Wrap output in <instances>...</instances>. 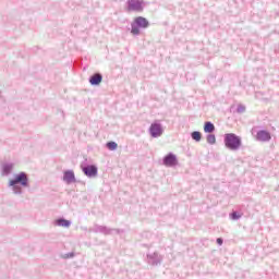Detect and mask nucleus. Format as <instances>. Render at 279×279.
I'll list each match as a JSON object with an SVG mask.
<instances>
[{
  "label": "nucleus",
  "mask_w": 279,
  "mask_h": 279,
  "mask_svg": "<svg viewBox=\"0 0 279 279\" xmlns=\"http://www.w3.org/2000/svg\"><path fill=\"white\" fill-rule=\"evenodd\" d=\"M225 145L229 149H239V147H241V137L236 136L234 133H228L225 136Z\"/></svg>",
  "instance_id": "f257e3e1"
},
{
  "label": "nucleus",
  "mask_w": 279,
  "mask_h": 279,
  "mask_svg": "<svg viewBox=\"0 0 279 279\" xmlns=\"http://www.w3.org/2000/svg\"><path fill=\"white\" fill-rule=\"evenodd\" d=\"M10 186H16V184H21V186H27V174L25 172H21L15 174L14 179L9 181Z\"/></svg>",
  "instance_id": "f03ea898"
},
{
  "label": "nucleus",
  "mask_w": 279,
  "mask_h": 279,
  "mask_svg": "<svg viewBox=\"0 0 279 279\" xmlns=\"http://www.w3.org/2000/svg\"><path fill=\"white\" fill-rule=\"evenodd\" d=\"M128 5V12H143V2L138 0H129Z\"/></svg>",
  "instance_id": "7ed1b4c3"
},
{
  "label": "nucleus",
  "mask_w": 279,
  "mask_h": 279,
  "mask_svg": "<svg viewBox=\"0 0 279 279\" xmlns=\"http://www.w3.org/2000/svg\"><path fill=\"white\" fill-rule=\"evenodd\" d=\"M149 131L154 138H158V136H162V126H160V124L158 123H153L150 125Z\"/></svg>",
  "instance_id": "20e7f679"
},
{
  "label": "nucleus",
  "mask_w": 279,
  "mask_h": 279,
  "mask_svg": "<svg viewBox=\"0 0 279 279\" xmlns=\"http://www.w3.org/2000/svg\"><path fill=\"white\" fill-rule=\"evenodd\" d=\"M163 165L166 167H175L178 165V159L175 158V155L169 154L163 158Z\"/></svg>",
  "instance_id": "39448f33"
},
{
  "label": "nucleus",
  "mask_w": 279,
  "mask_h": 279,
  "mask_svg": "<svg viewBox=\"0 0 279 279\" xmlns=\"http://www.w3.org/2000/svg\"><path fill=\"white\" fill-rule=\"evenodd\" d=\"M83 171L88 178H95V175H97V167L95 166H87L83 168Z\"/></svg>",
  "instance_id": "423d86ee"
},
{
  "label": "nucleus",
  "mask_w": 279,
  "mask_h": 279,
  "mask_svg": "<svg viewBox=\"0 0 279 279\" xmlns=\"http://www.w3.org/2000/svg\"><path fill=\"white\" fill-rule=\"evenodd\" d=\"M257 141L267 142L271 141V134L267 131H259L256 136Z\"/></svg>",
  "instance_id": "0eeeda50"
},
{
  "label": "nucleus",
  "mask_w": 279,
  "mask_h": 279,
  "mask_svg": "<svg viewBox=\"0 0 279 279\" xmlns=\"http://www.w3.org/2000/svg\"><path fill=\"white\" fill-rule=\"evenodd\" d=\"M63 180L64 182H66V184H71L72 182H75V173H73V171L71 170L65 171L63 175Z\"/></svg>",
  "instance_id": "6e6552de"
},
{
  "label": "nucleus",
  "mask_w": 279,
  "mask_h": 279,
  "mask_svg": "<svg viewBox=\"0 0 279 279\" xmlns=\"http://www.w3.org/2000/svg\"><path fill=\"white\" fill-rule=\"evenodd\" d=\"M101 80H102L101 74H94L89 78V83L92 84V86H97V85L101 84Z\"/></svg>",
  "instance_id": "1a4fd4ad"
},
{
  "label": "nucleus",
  "mask_w": 279,
  "mask_h": 279,
  "mask_svg": "<svg viewBox=\"0 0 279 279\" xmlns=\"http://www.w3.org/2000/svg\"><path fill=\"white\" fill-rule=\"evenodd\" d=\"M135 23H136V25H138V27H148L149 26V22L147 21V19H145L143 16L136 17Z\"/></svg>",
  "instance_id": "9d476101"
},
{
  "label": "nucleus",
  "mask_w": 279,
  "mask_h": 279,
  "mask_svg": "<svg viewBox=\"0 0 279 279\" xmlns=\"http://www.w3.org/2000/svg\"><path fill=\"white\" fill-rule=\"evenodd\" d=\"M204 132L211 133L215 132V124L206 122L204 125Z\"/></svg>",
  "instance_id": "9b49d317"
},
{
  "label": "nucleus",
  "mask_w": 279,
  "mask_h": 279,
  "mask_svg": "<svg viewBox=\"0 0 279 279\" xmlns=\"http://www.w3.org/2000/svg\"><path fill=\"white\" fill-rule=\"evenodd\" d=\"M57 222H58V226H62V228H69V226H71V222L64 219H60Z\"/></svg>",
  "instance_id": "f8f14e48"
},
{
  "label": "nucleus",
  "mask_w": 279,
  "mask_h": 279,
  "mask_svg": "<svg viewBox=\"0 0 279 279\" xmlns=\"http://www.w3.org/2000/svg\"><path fill=\"white\" fill-rule=\"evenodd\" d=\"M192 138H193V141H197V142L202 141V133L194 131L192 133Z\"/></svg>",
  "instance_id": "ddd939ff"
},
{
  "label": "nucleus",
  "mask_w": 279,
  "mask_h": 279,
  "mask_svg": "<svg viewBox=\"0 0 279 279\" xmlns=\"http://www.w3.org/2000/svg\"><path fill=\"white\" fill-rule=\"evenodd\" d=\"M107 147H108V149H110V151H114V149H117V147H119V145L116 142H109V143H107Z\"/></svg>",
  "instance_id": "4468645a"
},
{
  "label": "nucleus",
  "mask_w": 279,
  "mask_h": 279,
  "mask_svg": "<svg viewBox=\"0 0 279 279\" xmlns=\"http://www.w3.org/2000/svg\"><path fill=\"white\" fill-rule=\"evenodd\" d=\"M207 143H209V145H215V143H217V137H215L213 134L208 135Z\"/></svg>",
  "instance_id": "2eb2a0df"
},
{
  "label": "nucleus",
  "mask_w": 279,
  "mask_h": 279,
  "mask_svg": "<svg viewBox=\"0 0 279 279\" xmlns=\"http://www.w3.org/2000/svg\"><path fill=\"white\" fill-rule=\"evenodd\" d=\"M12 171V165H4L3 166V172L4 173H10Z\"/></svg>",
  "instance_id": "dca6fc26"
},
{
  "label": "nucleus",
  "mask_w": 279,
  "mask_h": 279,
  "mask_svg": "<svg viewBox=\"0 0 279 279\" xmlns=\"http://www.w3.org/2000/svg\"><path fill=\"white\" fill-rule=\"evenodd\" d=\"M131 34H133L134 36H137V34H141V31L138 29V27H132L131 29Z\"/></svg>",
  "instance_id": "f3484780"
},
{
  "label": "nucleus",
  "mask_w": 279,
  "mask_h": 279,
  "mask_svg": "<svg viewBox=\"0 0 279 279\" xmlns=\"http://www.w3.org/2000/svg\"><path fill=\"white\" fill-rule=\"evenodd\" d=\"M232 219H240L241 216H239L236 213H233L231 215Z\"/></svg>",
  "instance_id": "a211bd4d"
},
{
  "label": "nucleus",
  "mask_w": 279,
  "mask_h": 279,
  "mask_svg": "<svg viewBox=\"0 0 279 279\" xmlns=\"http://www.w3.org/2000/svg\"><path fill=\"white\" fill-rule=\"evenodd\" d=\"M217 243H218V245H223V240L221 238H218Z\"/></svg>",
  "instance_id": "6ab92c4d"
}]
</instances>
